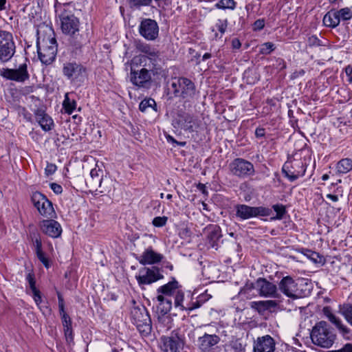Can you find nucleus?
<instances>
[{
	"instance_id": "1",
	"label": "nucleus",
	"mask_w": 352,
	"mask_h": 352,
	"mask_svg": "<svg viewBox=\"0 0 352 352\" xmlns=\"http://www.w3.org/2000/svg\"><path fill=\"white\" fill-rule=\"evenodd\" d=\"M54 33L51 28L45 27V30H37L36 47L40 60L45 64L54 61L57 53V43Z\"/></svg>"
},
{
	"instance_id": "2",
	"label": "nucleus",
	"mask_w": 352,
	"mask_h": 352,
	"mask_svg": "<svg viewBox=\"0 0 352 352\" xmlns=\"http://www.w3.org/2000/svg\"><path fill=\"white\" fill-rule=\"evenodd\" d=\"M336 338V335L333 329L325 321L317 322L312 328L311 339L315 345L322 348H330Z\"/></svg>"
},
{
	"instance_id": "3",
	"label": "nucleus",
	"mask_w": 352,
	"mask_h": 352,
	"mask_svg": "<svg viewBox=\"0 0 352 352\" xmlns=\"http://www.w3.org/2000/svg\"><path fill=\"white\" fill-rule=\"evenodd\" d=\"M278 286L280 292L293 300L303 298L309 294V289H304L305 285L298 279H294L290 276L283 277Z\"/></svg>"
},
{
	"instance_id": "4",
	"label": "nucleus",
	"mask_w": 352,
	"mask_h": 352,
	"mask_svg": "<svg viewBox=\"0 0 352 352\" xmlns=\"http://www.w3.org/2000/svg\"><path fill=\"white\" fill-rule=\"evenodd\" d=\"M171 87L175 96L186 100L192 98L195 95L196 88L194 82L185 77L175 78L171 83Z\"/></svg>"
},
{
	"instance_id": "5",
	"label": "nucleus",
	"mask_w": 352,
	"mask_h": 352,
	"mask_svg": "<svg viewBox=\"0 0 352 352\" xmlns=\"http://www.w3.org/2000/svg\"><path fill=\"white\" fill-rule=\"evenodd\" d=\"M131 316L134 324L140 333L148 334L151 331L150 316L144 307H134L131 311Z\"/></svg>"
},
{
	"instance_id": "6",
	"label": "nucleus",
	"mask_w": 352,
	"mask_h": 352,
	"mask_svg": "<svg viewBox=\"0 0 352 352\" xmlns=\"http://www.w3.org/2000/svg\"><path fill=\"white\" fill-rule=\"evenodd\" d=\"M184 336L179 329L173 331L170 336L160 338L161 349L164 352H180L184 344Z\"/></svg>"
},
{
	"instance_id": "7",
	"label": "nucleus",
	"mask_w": 352,
	"mask_h": 352,
	"mask_svg": "<svg viewBox=\"0 0 352 352\" xmlns=\"http://www.w3.org/2000/svg\"><path fill=\"white\" fill-rule=\"evenodd\" d=\"M307 163L305 160L293 159L286 162L282 168L283 173L290 181L294 182L298 177H302L306 171Z\"/></svg>"
},
{
	"instance_id": "8",
	"label": "nucleus",
	"mask_w": 352,
	"mask_h": 352,
	"mask_svg": "<svg viewBox=\"0 0 352 352\" xmlns=\"http://www.w3.org/2000/svg\"><path fill=\"white\" fill-rule=\"evenodd\" d=\"M161 62L160 52L155 48L152 50L148 55H140L135 56L132 59V64L133 65L148 67L149 69H154V74H158L161 70Z\"/></svg>"
},
{
	"instance_id": "9",
	"label": "nucleus",
	"mask_w": 352,
	"mask_h": 352,
	"mask_svg": "<svg viewBox=\"0 0 352 352\" xmlns=\"http://www.w3.org/2000/svg\"><path fill=\"white\" fill-rule=\"evenodd\" d=\"M236 217L241 220L248 219L258 216L267 217L272 213V210L263 206L252 207L245 204L235 206Z\"/></svg>"
},
{
	"instance_id": "10",
	"label": "nucleus",
	"mask_w": 352,
	"mask_h": 352,
	"mask_svg": "<svg viewBox=\"0 0 352 352\" xmlns=\"http://www.w3.org/2000/svg\"><path fill=\"white\" fill-rule=\"evenodd\" d=\"M15 53V45L12 34L0 30V62L5 63L12 58Z\"/></svg>"
},
{
	"instance_id": "11",
	"label": "nucleus",
	"mask_w": 352,
	"mask_h": 352,
	"mask_svg": "<svg viewBox=\"0 0 352 352\" xmlns=\"http://www.w3.org/2000/svg\"><path fill=\"white\" fill-rule=\"evenodd\" d=\"M229 169L232 175L239 178L252 176L255 172L252 163L243 158L234 159L229 164Z\"/></svg>"
},
{
	"instance_id": "12",
	"label": "nucleus",
	"mask_w": 352,
	"mask_h": 352,
	"mask_svg": "<svg viewBox=\"0 0 352 352\" xmlns=\"http://www.w3.org/2000/svg\"><path fill=\"white\" fill-rule=\"evenodd\" d=\"M0 76L6 80L18 82H24L30 78L28 65L25 63L20 64L18 67L14 69L2 68L0 69Z\"/></svg>"
},
{
	"instance_id": "13",
	"label": "nucleus",
	"mask_w": 352,
	"mask_h": 352,
	"mask_svg": "<svg viewBox=\"0 0 352 352\" xmlns=\"http://www.w3.org/2000/svg\"><path fill=\"white\" fill-rule=\"evenodd\" d=\"M32 201L42 216L47 218L54 217L55 212L52 203L44 195L38 192H34L32 196Z\"/></svg>"
},
{
	"instance_id": "14",
	"label": "nucleus",
	"mask_w": 352,
	"mask_h": 352,
	"mask_svg": "<svg viewBox=\"0 0 352 352\" xmlns=\"http://www.w3.org/2000/svg\"><path fill=\"white\" fill-rule=\"evenodd\" d=\"M153 69L148 67H142L140 70H135L131 68L130 72L131 82L138 87H146L151 80V73L154 74Z\"/></svg>"
},
{
	"instance_id": "15",
	"label": "nucleus",
	"mask_w": 352,
	"mask_h": 352,
	"mask_svg": "<svg viewBox=\"0 0 352 352\" xmlns=\"http://www.w3.org/2000/svg\"><path fill=\"white\" fill-rule=\"evenodd\" d=\"M163 278L157 267H142L139 270L138 274L135 276L138 284L142 286L150 285Z\"/></svg>"
},
{
	"instance_id": "16",
	"label": "nucleus",
	"mask_w": 352,
	"mask_h": 352,
	"mask_svg": "<svg viewBox=\"0 0 352 352\" xmlns=\"http://www.w3.org/2000/svg\"><path fill=\"white\" fill-rule=\"evenodd\" d=\"M139 32L146 40L154 41L159 34L157 23L151 19H143L139 26Z\"/></svg>"
},
{
	"instance_id": "17",
	"label": "nucleus",
	"mask_w": 352,
	"mask_h": 352,
	"mask_svg": "<svg viewBox=\"0 0 352 352\" xmlns=\"http://www.w3.org/2000/svg\"><path fill=\"white\" fill-rule=\"evenodd\" d=\"M256 287L261 296L265 298H279L280 294L278 293L276 285L271 283L265 278H259L256 283Z\"/></svg>"
},
{
	"instance_id": "18",
	"label": "nucleus",
	"mask_w": 352,
	"mask_h": 352,
	"mask_svg": "<svg viewBox=\"0 0 352 352\" xmlns=\"http://www.w3.org/2000/svg\"><path fill=\"white\" fill-rule=\"evenodd\" d=\"M220 340L219 336L205 333L197 338L196 346L201 352H213Z\"/></svg>"
},
{
	"instance_id": "19",
	"label": "nucleus",
	"mask_w": 352,
	"mask_h": 352,
	"mask_svg": "<svg viewBox=\"0 0 352 352\" xmlns=\"http://www.w3.org/2000/svg\"><path fill=\"white\" fill-rule=\"evenodd\" d=\"M79 21L77 17L72 15L67 16V34H71L72 39L69 41L70 44L75 49H78L82 45V37L78 34Z\"/></svg>"
},
{
	"instance_id": "20",
	"label": "nucleus",
	"mask_w": 352,
	"mask_h": 352,
	"mask_svg": "<svg viewBox=\"0 0 352 352\" xmlns=\"http://www.w3.org/2000/svg\"><path fill=\"white\" fill-rule=\"evenodd\" d=\"M275 349V340L270 335L258 337L254 341L253 352H274Z\"/></svg>"
},
{
	"instance_id": "21",
	"label": "nucleus",
	"mask_w": 352,
	"mask_h": 352,
	"mask_svg": "<svg viewBox=\"0 0 352 352\" xmlns=\"http://www.w3.org/2000/svg\"><path fill=\"white\" fill-rule=\"evenodd\" d=\"M86 77L85 68L76 63L67 65V78L71 79L75 86H80Z\"/></svg>"
},
{
	"instance_id": "22",
	"label": "nucleus",
	"mask_w": 352,
	"mask_h": 352,
	"mask_svg": "<svg viewBox=\"0 0 352 352\" xmlns=\"http://www.w3.org/2000/svg\"><path fill=\"white\" fill-rule=\"evenodd\" d=\"M41 228L44 233L54 238L59 236L62 232L60 225L52 219L43 220L41 222Z\"/></svg>"
},
{
	"instance_id": "23",
	"label": "nucleus",
	"mask_w": 352,
	"mask_h": 352,
	"mask_svg": "<svg viewBox=\"0 0 352 352\" xmlns=\"http://www.w3.org/2000/svg\"><path fill=\"white\" fill-rule=\"evenodd\" d=\"M323 312L329 321L336 325L343 337L346 340H350V329L342 324L341 320L331 313L330 309L324 307Z\"/></svg>"
},
{
	"instance_id": "24",
	"label": "nucleus",
	"mask_w": 352,
	"mask_h": 352,
	"mask_svg": "<svg viewBox=\"0 0 352 352\" xmlns=\"http://www.w3.org/2000/svg\"><path fill=\"white\" fill-rule=\"evenodd\" d=\"M163 256L155 252L152 248L146 249L138 258L140 263L143 265L160 263Z\"/></svg>"
},
{
	"instance_id": "25",
	"label": "nucleus",
	"mask_w": 352,
	"mask_h": 352,
	"mask_svg": "<svg viewBox=\"0 0 352 352\" xmlns=\"http://www.w3.org/2000/svg\"><path fill=\"white\" fill-rule=\"evenodd\" d=\"M35 118L43 131H48L52 129L54 122L45 111L37 109L35 112Z\"/></svg>"
},
{
	"instance_id": "26",
	"label": "nucleus",
	"mask_w": 352,
	"mask_h": 352,
	"mask_svg": "<svg viewBox=\"0 0 352 352\" xmlns=\"http://www.w3.org/2000/svg\"><path fill=\"white\" fill-rule=\"evenodd\" d=\"M65 5V0H56L54 5L56 15L59 19L60 27L63 32L66 30Z\"/></svg>"
},
{
	"instance_id": "27",
	"label": "nucleus",
	"mask_w": 352,
	"mask_h": 352,
	"mask_svg": "<svg viewBox=\"0 0 352 352\" xmlns=\"http://www.w3.org/2000/svg\"><path fill=\"white\" fill-rule=\"evenodd\" d=\"M278 306V302L274 300L253 301L250 303L251 308L256 310L259 313L265 312L267 310L275 308Z\"/></svg>"
},
{
	"instance_id": "28",
	"label": "nucleus",
	"mask_w": 352,
	"mask_h": 352,
	"mask_svg": "<svg viewBox=\"0 0 352 352\" xmlns=\"http://www.w3.org/2000/svg\"><path fill=\"white\" fill-rule=\"evenodd\" d=\"M178 289L179 283L175 279H173V280L160 287L157 289V292L158 294H162L164 297L170 298V296L175 294Z\"/></svg>"
},
{
	"instance_id": "29",
	"label": "nucleus",
	"mask_w": 352,
	"mask_h": 352,
	"mask_svg": "<svg viewBox=\"0 0 352 352\" xmlns=\"http://www.w3.org/2000/svg\"><path fill=\"white\" fill-rule=\"evenodd\" d=\"M322 22L324 25L330 28H336L340 24L339 18L337 14V10L331 9L327 12L323 17Z\"/></svg>"
},
{
	"instance_id": "30",
	"label": "nucleus",
	"mask_w": 352,
	"mask_h": 352,
	"mask_svg": "<svg viewBox=\"0 0 352 352\" xmlns=\"http://www.w3.org/2000/svg\"><path fill=\"white\" fill-rule=\"evenodd\" d=\"M159 305L157 307V312L164 316L168 313L172 308V301L170 298L164 297L162 294H158L156 297Z\"/></svg>"
},
{
	"instance_id": "31",
	"label": "nucleus",
	"mask_w": 352,
	"mask_h": 352,
	"mask_svg": "<svg viewBox=\"0 0 352 352\" xmlns=\"http://www.w3.org/2000/svg\"><path fill=\"white\" fill-rule=\"evenodd\" d=\"M26 280L29 283L30 288L32 293L33 298L36 304L38 306L42 302V298L40 291L36 287V281L34 274L32 273H28L26 276Z\"/></svg>"
},
{
	"instance_id": "32",
	"label": "nucleus",
	"mask_w": 352,
	"mask_h": 352,
	"mask_svg": "<svg viewBox=\"0 0 352 352\" xmlns=\"http://www.w3.org/2000/svg\"><path fill=\"white\" fill-rule=\"evenodd\" d=\"M179 124L182 129L186 131H192L194 126L197 125V120L193 116L186 114L180 117Z\"/></svg>"
},
{
	"instance_id": "33",
	"label": "nucleus",
	"mask_w": 352,
	"mask_h": 352,
	"mask_svg": "<svg viewBox=\"0 0 352 352\" xmlns=\"http://www.w3.org/2000/svg\"><path fill=\"white\" fill-rule=\"evenodd\" d=\"M208 239L212 243L217 241L221 236V229L217 225H210L206 228Z\"/></svg>"
},
{
	"instance_id": "34",
	"label": "nucleus",
	"mask_w": 352,
	"mask_h": 352,
	"mask_svg": "<svg viewBox=\"0 0 352 352\" xmlns=\"http://www.w3.org/2000/svg\"><path fill=\"white\" fill-rule=\"evenodd\" d=\"M337 170L339 173L345 174L352 170V160L344 158L340 160L337 164Z\"/></svg>"
},
{
	"instance_id": "35",
	"label": "nucleus",
	"mask_w": 352,
	"mask_h": 352,
	"mask_svg": "<svg viewBox=\"0 0 352 352\" xmlns=\"http://www.w3.org/2000/svg\"><path fill=\"white\" fill-rule=\"evenodd\" d=\"M57 296L58 298L59 311L62 318V323L64 327L63 331L64 334L66 336V329H65L66 327V312L65 311L64 307V297L63 294H61L59 292H57Z\"/></svg>"
},
{
	"instance_id": "36",
	"label": "nucleus",
	"mask_w": 352,
	"mask_h": 352,
	"mask_svg": "<svg viewBox=\"0 0 352 352\" xmlns=\"http://www.w3.org/2000/svg\"><path fill=\"white\" fill-rule=\"evenodd\" d=\"M340 313L346 320L352 326V305L344 304L340 306Z\"/></svg>"
},
{
	"instance_id": "37",
	"label": "nucleus",
	"mask_w": 352,
	"mask_h": 352,
	"mask_svg": "<svg viewBox=\"0 0 352 352\" xmlns=\"http://www.w3.org/2000/svg\"><path fill=\"white\" fill-rule=\"evenodd\" d=\"M337 14L339 18V21H346L352 19V11L348 8H341L340 10H337Z\"/></svg>"
},
{
	"instance_id": "38",
	"label": "nucleus",
	"mask_w": 352,
	"mask_h": 352,
	"mask_svg": "<svg viewBox=\"0 0 352 352\" xmlns=\"http://www.w3.org/2000/svg\"><path fill=\"white\" fill-rule=\"evenodd\" d=\"M155 107L156 102L153 98L144 99L140 102L139 105V109L142 112H145L148 108L156 110Z\"/></svg>"
},
{
	"instance_id": "39",
	"label": "nucleus",
	"mask_w": 352,
	"mask_h": 352,
	"mask_svg": "<svg viewBox=\"0 0 352 352\" xmlns=\"http://www.w3.org/2000/svg\"><path fill=\"white\" fill-rule=\"evenodd\" d=\"M102 178L89 177L86 179L87 185L93 190L97 191L98 188H102Z\"/></svg>"
},
{
	"instance_id": "40",
	"label": "nucleus",
	"mask_w": 352,
	"mask_h": 352,
	"mask_svg": "<svg viewBox=\"0 0 352 352\" xmlns=\"http://www.w3.org/2000/svg\"><path fill=\"white\" fill-rule=\"evenodd\" d=\"M175 307H179L182 310L185 309L184 306H186V302L184 303V292L178 289L175 292Z\"/></svg>"
},
{
	"instance_id": "41",
	"label": "nucleus",
	"mask_w": 352,
	"mask_h": 352,
	"mask_svg": "<svg viewBox=\"0 0 352 352\" xmlns=\"http://www.w3.org/2000/svg\"><path fill=\"white\" fill-rule=\"evenodd\" d=\"M272 208L276 212V215L274 217H272V219H278L280 220L284 217V215L286 214L287 210L285 206L282 204H275L272 206Z\"/></svg>"
},
{
	"instance_id": "42",
	"label": "nucleus",
	"mask_w": 352,
	"mask_h": 352,
	"mask_svg": "<svg viewBox=\"0 0 352 352\" xmlns=\"http://www.w3.org/2000/svg\"><path fill=\"white\" fill-rule=\"evenodd\" d=\"M236 2L234 0H220L215 4V7L219 9H234Z\"/></svg>"
},
{
	"instance_id": "43",
	"label": "nucleus",
	"mask_w": 352,
	"mask_h": 352,
	"mask_svg": "<svg viewBox=\"0 0 352 352\" xmlns=\"http://www.w3.org/2000/svg\"><path fill=\"white\" fill-rule=\"evenodd\" d=\"M102 164L100 166L96 163L95 168H92L90 171V176L91 177L102 178L103 177L104 171L102 168Z\"/></svg>"
},
{
	"instance_id": "44",
	"label": "nucleus",
	"mask_w": 352,
	"mask_h": 352,
	"mask_svg": "<svg viewBox=\"0 0 352 352\" xmlns=\"http://www.w3.org/2000/svg\"><path fill=\"white\" fill-rule=\"evenodd\" d=\"M254 288V285L252 283H248L245 285L240 290L239 295L243 296L245 298H250L251 294L250 292Z\"/></svg>"
},
{
	"instance_id": "45",
	"label": "nucleus",
	"mask_w": 352,
	"mask_h": 352,
	"mask_svg": "<svg viewBox=\"0 0 352 352\" xmlns=\"http://www.w3.org/2000/svg\"><path fill=\"white\" fill-rule=\"evenodd\" d=\"M230 346L233 352H245V346L239 340L232 341Z\"/></svg>"
},
{
	"instance_id": "46",
	"label": "nucleus",
	"mask_w": 352,
	"mask_h": 352,
	"mask_svg": "<svg viewBox=\"0 0 352 352\" xmlns=\"http://www.w3.org/2000/svg\"><path fill=\"white\" fill-rule=\"evenodd\" d=\"M275 49L274 45L272 43H265L261 45L260 52L263 54H269Z\"/></svg>"
},
{
	"instance_id": "47",
	"label": "nucleus",
	"mask_w": 352,
	"mask_h": 352,
	"mask_svg": "<svg viewBox=\"0 0 352 352\" xmlns=\"http://www.w3.org/2000/svg\"><path fill=\"white\" fill-rule=\"evenodd\" d=\"M168 221V217L163 216V217H156L153 219V225L155 227H163L164 226Z\"/></svg>"
},
{
	"instance_id": "48",
	"label": "nucleus",
	"mask_w": 352,
	"mask_h": 352,
	"mask_svg": "<svg viewBox=\"0 0 352 352\" xmlns=\"http://www.w3.org/2000/svg\"><path fill=\"white\" fill-rule=\"evenodd\" d=\"M137 48L140 52L144 53V55H148L151 54L152 50L154 49V47L146 43H139L137 45Z\"/></svg>"
},
{
	"instance_id": "49",
	"label": "nucleus",
	"mask_w": 352,
	"mask_h": 352,
	"mask_svg": "<svg viewBox=\"0 0 352 352\" xmlns=\"http://www.w3.org/2000/svg\"><path fill=\"white\" fill-rule=\"evenodd\" d=\"M202 305V303L199 302L198 298L195 301L187 302L186 306H184L186 310L192 311L195 309L199 308Z\"/></svg>"
},
{
	"instance_id": "50",
	"label": "nucleus",
	"mask_w": 352,
	"mask_h": 352,
	"mask_svg": "<svg viewBox=\"0 0 352 352\" xmlns=\"http://www.w3.org/2000/svg\"><path fill=\"white\" fill-rule=\"evenodd\" d=\"M305 255L310 259L312 261H314V263H320L321 262V257L320 256V255L318 254V253L316 252H313V251H311V250H307V253L305 254Z\"/></svg>"
},
{
	"instance_id": "51",
	"label": "nucleus",
	"mask_w": 352,
	"mask_h": 352,
	"mask_svg": "<svg viewBox=\"0 0 352 352\" xmlns=\"http://www.w3.org/2000/svg\"><path fill=\"white\" fill-rule=\"evenodd\" d=\"M76 109V102L74 100H71L67 96V116L72 115Z\"/></svg>"
},
{
	"instance_id": "52",
	"label": "nucleus",
	"mask_w": 352,
	"mask_h": 352,
	"mask_svg": "<svg viewBox=\"0 0 352 352\" xmlns=\"http://www.w3.org/2000/svg\"><path fill=\"white\" fill-rule=\"evenodd\" d=\"M308 44L309 46L321 45L320 40L316 35H312L308 38Z\"/></svg>"
},
{
	"instance_id": "53",
	"label": "nucleus",
	"mask_w": 352,
	"mask_h": 352,
	"mask_svg": "<svg viewBox=\"0 0 352 352\" xmlns=\"http://www.w3.org/2000/svg\"><path fill=\"white\" fill-rule=\"evenodd\" d=\"M216 27L221 34H224L227 28V20H219L216 24Z\"/></svg>"
},
{
	"instance_id": "54",
	"label": "nucleus",
	"mask_w": 352,
	"mask_h": 352,
	"mask_svg": "<svg viewBox=\"0 0 352 352\" xmlns=\"http://www.w3.org/2000/svg\"><path fill=\"white\" fill-rule=\"evenodd\" d=\"M180 237L182 239H188L190 238V236H191V232L189 228H188L187 227L186 228H182L180 230H179V233Z\"/></svg>"
},
{
	"instance_id": "55",
	"label": "nucleus",
	"mask_w": 352,
	"mask_h": 352,
	"mask_svg": "<svg viewBox=\"0 0 352 352\" xmlns=\"http://www.w3.org/2000/svg\"><path fill=\"white\" fill-rule=\"evenodd\" d=\"M38 258L43 263V264L46 267H49V262L48 259L45 256L43 251L36 253Z\"/></svg>"
},
{
	"instance_id": "56",
	"label": "nucleus",
	"mask_w": 352,
	"mask_h": 352,
	"mask_svg": "<svg viewBox=\"0 0 352 352\" xmlns=\"http://www.w3.org/2000/svg\"><path fill=\"white\" fill-rule=\"evenodd\" d=\"M50 186L54 193L57 195L62 193L63 188L60 184L56 183H51Z\"/></svg>"
},
{
	"instance_id": "57",
	"label": "nucleus",
	"mask_w": 352,
	"mask_h": 352,
	"mask_svg": "<svg viewBox=\"0 0 352 352\" xmlns=\"http://www.w3.org/2000/svg\"><path fill=\"white\" fill-rule=\"evenodd\" d=\"M56 170V166L54 164H49L45 168V173L47 175H52Z\"/></svg>"
},
{
	"instance_id": "58",
	"label": "nucleus",
	"mask_w": 352,
	"mask_h": 352,
	"mask_svg": "<svg viewBox=\"0 0 352 352\" xmlns=\"http://www.w3.org/2000/svg\"><path fill=\"white\" fill-rule=\"evenodd\" d=\"M34 245L35 247L36 253L42 251V243L41 240L38 238H36L34 241Z\"/></svg>"
},
{
	"instance_id": "59",
	"label": "nucleus",
	"mask_w": 352,
	"mask_h": 352,
	"mask_svg": "<svg viewBox=\"0 0 352 352\" xmlns=\"http://www.w3.org/2000/svg\"><path fill=\"white\" fill-rule=\"evenodd\" d=\"M333 352H352V344L347 343L342 349Z\"/></svg>"
},
{
	"instance_id": "60",
	"label": "nucleus",
	"mask_w": 352,
	"mask_h": 352,
	"mask_svg": "<svg viewBox=\"0 0 352 352\" xmlns=\"http://www.w3.org/2000/svg\"><path fill=\"white\" fill-rule=\"evenodd\" d=\"M264 25H265L264 20L258 19L254 23V30H260L263 28Z\"/></svg>"
},
{
	"instance_id": "61",
	"label": "nucleus",
	"mask_w": 352,
	"mask_h": 352,
	"mask_svg": "<svg viewBox=\"0 0 352 352\" xmlns=\"http://www.w3.org/2000/svg\"><path fill=\"white\" fill-rule=\"evenodd\" d=\"M265 135V129L264 128H256L255 135L257 138H263Z\"/></svg>"
},
{
	"instance_id": "62",
	"label": "nucleus",
	"mask_w": 352,
	"mask_h": 352,
	"mask_svg": "<svg viewBox=\"0 0 352 352\" xmlns=\"http://www.w3.org/2000/svg\"><path fill=\"white\" fill-rule=\"evenodd\" d=\"M199 300V302L202 303V305L206 302L207 300H208L210 298V296L208 294H200L198 297H197Z\"/></svg>"
},
{
	"instance_id": "63",
	"label": "nucleus",
	"mask_w": 352,
	"mask_h": 352,
	"mask_svg": "<svg viewBox=\"0 0 352 352\" xmlns=\"http://www.w3.org/2000/svg\"><path fill=\"white\" fill-rule=\"evenodd\" d=\"M73 120L74 123L75 124H78V123L80 122L81 121V118L79 117L78 115L75 114V115H73L71 118H69V119H67V122H71L72 120Z\"/></svg>"
},
{
	"instance_id": "64",
	"label": "nucleus",
	"mask_w": 352,
	"mask_h": 352,
	"mask_svg": "<svg viewBox=\"0 0 352 352\" xmlns=\"http://www.w3.org/2000/svg\"><path fill=\"white\" fill-rule=\"evenodd\" d=\"M232 46L234 49H239L241 46V43L238 38H234L232 41Z\"/></svg>"
}]
</instances>
